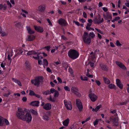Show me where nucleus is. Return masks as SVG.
Instances as JSON below:
<instances>
[{
    "label": "nucleus",
    "instance_id": "nucleus-1",
    "mask_svg": "<svg viewBox=\"0 0 129 129\" xmlns=\"http://www.w3.org/2000/svg\"><path fill=\"white\" fill-rule=\"evenodd\" d=\"M69 56L72 59H74L77 58L79 56V53L74 49L70 50L68 52Z\"/></svg>",
    "mask_w": 129,
    "mask_h": 129
},
{
    "label": "nucleus",
    "instance_id": "nucleus-2",
    "mask_svg": "<svg viewBox=\"0 0 129 129\" xmlns=\"http://www.w3.org/2000/svg\"><path fill=\"white\" fill-rule=\"evenodd\" d=\"M25 113L26 112L22 108H18L16 115L18 119L22 120Z\"/></svg>",
    "mask_w": 129,
    "mask_h": 129
},
{
    "label": "nucleus",
    "instance_id": "nucleus-3",
    "mask_svg": "<svg viewBox=\"0 0 129 129\" xmlns=\"http://www.w3.org/2000/svg\"><path fill=\"white\" fill-rule=\"evenodd\" d=\"M115 116V117L113 118L112 117H110L109 118L110 121L112 122V123L113 124V126H117L118 125L119 123L118 118L117 117V114L116 113Z\"/></svg>",
    "mask_w": 129,
    "mask_h": 129
},
{
    "label": "nucleus",
    "instance_id": "nucleus-4",
    "mask_svg": "<svg viewBox=\"0 0 129 129\" xmlns=\"http://www.w3.org/2000/svg\"><path fill=\"white\" fill-rule=\"evenodd\" d=\"M31 81L32 84H34L35 85L38 86L40 83L42 82L43 80L42 77L41 76L37 77L34 80H31Z\"/></svg>",
    "mask_w": 129,
    "mask_h": 129
},
{
    "label": "nucleus",
    "instance_id": "nucleus-5",
    "mask_svg": "<svg viewBox=\"0 0 129 129\" xmlns=\"http://www.w3.org/2000/svg\"><path fill=\"white\" fill-rule=\"evenodd\" d=\"M31 120L32 116L31 114L28 113H26L22 120L29 123L31 121Z\"/></svg>",
    "mask_w": 129,
    "mask_h": 129
},
{
    "label": "nucleus",
    "instance_id": "nucleus-6",
    "mask_svg": "<svg viewBox=\"0 0 129 129\" xmlns=\"http://www.w3.org/2000/svg\"><path fill=\"white\" fill-rule=\"evenodd\" d=\"M94 23L99 24L102 23L104 21V20L103 18H101V16L100 14L98 15V16L95 17L93 20Z\"/></svg>",
    "mask_w": 129,
    "mask_h": 129
},
{
    "label": "nucleus",
    "instance_id": "nucleus-7",
    "mask_svg": "<svg viewBox=\"0 0 129 129\" xmlns=\"http://www.w3.org/2000/svg\"><path fill=\"white\" fill-rule=\"evenodd\" d=\"M38 8L36 9L37 13H39L40 12H44L46 9L45 5L44 4L41 5L38 7Z\"/></svg>",
    "mask_w": 129,
    "mask_h": 129
},
{
    "label": "nucleus",
    "instance_id": "nucleus-8",
    "mask_svg": "<svg viewBox=\"0 0 129 129\" xmlns=\"http://www.w3.org/2000/svg\"><path fill=\"white\" fill-rule=\"evenodd\" d=\"M64 104L68 110H71L72 109V105L71 102L69 101H67L66 100L64 101Z\"/></svg>",
    "mask_w": 129,
    "mask_h": 129
},
{
    "label": "nucleus",
    "instance_id": "nucleus-9",
    "mask_svg": "<svg viewBox=\"0 0 129 129\" xmlns=\"http://www.w3.org/2000/svg\"><path fill=\"white\" fill-rule=\"evenodd\" d=\"M76 104L80 111H81L83 109V106L81 101L79 99L76 100Z\"/></svg>",
    "mask_w": 129,
    "mask_h": 129
},
{
    "label": "nucleus",
    "instance_id": "nucleus-10",
    "mask_svg": "<svg viewBox=\"0 0 129 129\" xmlns=\"http://www.w3.org/2000/svg\"><path fill=\"white\" fill-rule=\"evenodd\" d=\"M58 23L59 24L62 26H66L67 24L66 21L64 19L60 18L58 20Z\"/></svg>",
    "mask_w": 129,
    "mask_h": 129
},
{
    "label": "nucleus",
    "instance_id": "nucleus-11",
    "mask_svg": "<svg viewBox=\"0 0 129 129\" xmlns=\"http://www.w3.org/2000/svg\"><path fill=\"white\" fill-rule=\"evenodd\" d=\"M89 96L92 102H94L97 99V96L94 93H90L89 95Z\"/></svg>",
    "mask_w": 129,
    "mask_h": 129
},
{
    "label": "nucleus",
    "instance_id": "nucleus-12",
    "mask_svg": "<svg viewBox=\"0 0 129 129\" xmlns=\"http://www.w3.org/2000/svg\"><path fill=\"white\" fill-rule=\"evenodd\" d=\"M103 17L106 20H108V19H112V17L111 15L108 12L106 13V15L105 14L103 15Z\"/></svg>",
    "mask_w": 129,
    "mask_h": 129
},
{
    "label": "nucleus",
    "instance_id": "nucleus-13",
    "mask_svg": "<svg viewBox=\"0 0 129 129\" xmlns=\"http://www.w3.org/2000/svg\"><path fill=\"white\" fill-rule=\"evenodd\" d=\"M34 27L35 29L38 32L40 33H42L43 31V28L39 26H35Z\"/></svg>",
    "mask_w": 129,
    "mask_h": 129
},
{
    "label": "nucleus",
    "instance_id": "nucleus-14",
    "mask_svg": "<svg viewBox=\"0 0 129 129\" xmlns=\"http://www.w3.org/2000/svg\"><path fill=\"white\" fill-rule=\"evenodd\" d=\"M116 82L117 85L120 89H122L123 88V86L120 80L118 79H117Z\"/></svg>",
    "mask_w": 129,
    "mask_h": 129
},
{
    "label": "nucleus",
    "instance_id": "nucleus-15",
    "mask_svg": "<svg viewBox=\"0 0 129 129\" xmlns=\"http://www.w3.org/2000/svg\"><path fill=\"white\" fill-rule=\"evenodd\" d=\"M35 38V37L33 35H28L27 36L26 40L28 41H33Z\"/></svg>",
    "mask_w": 129,
    "mask_h": 129
},
{
    "label": "nucleus",
    "instance_id": "nucleus-16",
    "mask_svg": "<svg viewBox=\"0 0 129 129\" xmlns=\"http://www.w3.org/2000/svg\"><path fill=\"white\" fill-rule=\"evenodd\" d=\"M46 110H49L51 108V106L50 103H47L43 107Z\"/></svg>",
    "mask_w": 129,
    "mask_h": 129
},
{
    "label": "nucleus",
    "instance_id": "nucleus-17",
    "mask_svg": "<svg viewBox=\"0 0 129 129\" xmlns=\"http://www.w3.org/2000/svg\"><path fill=\"white\" fill-rule=\"evenodd\" d=\"M39 102L38 101H34L31 102L30 105L33 106L38 107L39 106Z\"/></svg>",
    "mask_w": 129,
    "mask_h": 129
},
{
    "label": "nucleus",
    "instance_id": "nucleus-18",
    "mask_svg": "<svg viewBox=\"0 0 129 129\" xmlns=\"http://www.w3.org/2000/svg\"><path fill=\"white\" fill-rule=\"evenodd\" d=\"M116 64L120 68L125 69H126V67L121 62L118 61L116 62Z\"/></svg>",
    "mask_w": 129,
    "mask_h": 129
},
{
    "label": "nucleus",
    "instance_id": "nucleus-19",
    "mask_svg": "<svg viewBox=\"0 0 129 129\" xmlns=\"http://www.w3.org/2000/svg\"><path fill=\"white\" fill-rule=\"evenodd\" d=\"M27 30L28 31V33L29 34H33L35 33V31L31 29L29 26H26Z\"/></svg>",
    "mask_w": 129,
    "mask_h": 129
},
{
    "label": "nucleus",
    "instance_id": "nucleus-20",
    "mask_svg": "<svg viewBox=\"0 0 129 129\" xmlns=\"http://www.w3.org/2000/svg\"><path fill=\"white\" fill-rule=\"evenodd\" d=\"M90 38V37L88 35V33L87 32H85L84 33L82 36L83 40H85V39L86 38Z\"/></svg>",
    "mask_w": 129,
    "mask_h": 129
},
{
    "label": "nucleus",
    "instance_id": "nucleus-21",
    "mask_svg": "<svg viewBox=\"0 0 129 129\" xmlns=\"http://www.w3.org/2000/svg\"><path fill=\"white\" fill-rule=\"evenodd\" d=\"M12 79L13 81L17 83L20 86H22L19 80L14 78H12Z\"/></svg>",
    "mask_w": 129,
    "mask_h": 129
},
{
    "label": "nucleus",
    "instance_id": "nucleus-22",
    "mask_svg": "<svg viewBox=\"0 0 129 129\" xmlns=\"http://www.w3.org/2000/svg\"><path fill=\"white\" fill-rule=\"evenodd\" d=\"M69 118H67L63 122V125L65 126H67L68 125L69 123Z\"/></svg>",
    "mask_w": 129,
    "mask_h": 129
},
{
    "label": "nucleus",
    "instance_id": "nucleus-23",
    "mask_svg": "<svg viewBox=\"0 0 129 129\" xmlns=\"http://www.w3.org/2000/svg\"><path fill=\"white\" fill-rule=\"evenodd\" d=\"M83 41L84 43L86 44H89L91 41V39L90 38H87L85 39V40H83Z\"/></svg>",
    "mask_w": 129,
    "mask_h": 129
},
{
    "label": "nucleus",
    "instance_id": "nucleus-24",
    "mask_svg": "<svg viewBox=\"0 0 129 129\" xmlns=\"http://www.w3.org/2000/svg\"><path fill=\"white\" fill-rule=\"evenodd\" d=\"M7 6L6 4H4L3 5L2 4H0V10H5L7 9Z\"/></svg>",
    "mask_w": 129,
    "mask_h": 129
},
{
    "label": "nucleus",
    "instance_id": "nucleus-25",
    "mask_svg": "<svg viewBox=\"0 0 129 129\" xmlns=\"http://www.w3.org/2000/svg\"><path fill=\"white\" fill-rule=\"evenodd\" d=\"M37 54V53L34 50L29 51L27 53V54L28 55H35Z\"/></svg>",
    "mask_w": 129,
    "mask_h": 129
},
{
    "label": "nucleus",
    "instance_id": "nucleus-26",
    "mask_svg": "<svg viewBox=\"0 0 129 129\" xmlns=\"http://www.w3.org/2000/svg\"><path fill=\"white\" fill-rule=\"evenodd\" d=\"M4 124V118L0 116V126H3Z\"/></svg>",
    "mask_w": 129,
    "mask_h": 129
},
{
    "label": "nucleus",
    "instance_id": "nucleus-27",
    "mask_svg": "<svg viewBox=\"0 0 129 129\" xmlns=\"http://www.w3.org/2000/svg\"><path fill=\"white\" fill-rule=\"evenodd\" d=\"M100 66L103 70L105 71H107L108 70V69L106 66L103 64H101Z\"/></svg>",
    "mask_w": 129,
    "mask_h": 129
},
{
    "label": "nucleus",
    "instance_id": "nucleus-28",
    "mask_svg": "<svg viewBox=\"0 0 129 129\" xmlns=\"http://www.w3.org/2000/svg\"><path fill=\"white\" fill-rule=\"evenodd\" d=\"M103 80L105 83L107 84H109L110 83V81L107 78L104 77Z\"/></svg>",
    "mask_w": 129,
    "mask_h": 129
},
{
    "label": "nucleus",
    "instance_id": "nucleus-29",
    "mask_svg": "<svg viewBox=\"0 0 129 129\" xmlns=\"http://www.w3.org/2000/svg\"><path fill=\"white\" fill-rule=\"evenodd\" d=\"M25 64L26 68L27 69H29L30 67V66L29 62L27 61H26L25 62Z\"/></svg>",
    "mask_w": 129,
    "mask_h": 129
},
{
    "label": "nucleus",
    "instance_id": "nucleus-30",
    "mask_svg": "<svg viewBox=\"0 0 129 129\" xmlns=\"http://www.w3.org/2000/svg\"><path fill=\"white\" fill-rule=\"evenodd\" d=\"M42 94L44 95H47L50 94V92L49 90H47L45 91H43Z\"/></svg>",
    "mask_w": 129,
    "mask_h": 129
},
{
    "label": "nucleus",
    "instance_id": "nucleus-31",
    "mask_svg": "<svg viewBox=\"0 0 129 129\" xmlns=\"http://www.w3.org/2000/svg\"><path fill=\"white\" fill-rule=\"evenodd\" d=\"M110 89H116V86L113 84H110L108 85Z\"/></svg>",
    "mask_w": 129,
    "mask_h": 129
},
{
    "label": "nucleus",
    "instance_id": "nucleus-32",
    "mask_svg": "<svg viewBox=\"0 0 129 129\" xmlns=\"http://www.w3.org/2000/svg\"><path fill=\"white\" fill-rule=\"evenodd\" d=\"M43 65L46 66H47L48 65V62L47 60L46 59H43Z\"/></svg>",
    "mask_w": 129,
    "mask_h": 129
},
{
    "label": "nucleus",
    "instance_id": "nucleus-33",
    "mask_svg": "<svg viewBox=\"0 0 129 129\" xmlns=\"http://www.w3.org/2000/svg\"><path fill=\"white\" fill-rule=\"evenodd\" d=\"M71 92L74 94L78 96H80L81 95L76 90Z\"/></svg>",
    "mask_w": 129,
    "mask_h": 129
},
{
    "label": "nucleus",
    "instance_id": "nucleus-34",
    "mask_svg": "<svg viewBox=\"0 0 129 129\" xmlns=\"http://www.w3.org/2000/svg\"><path fill=\"white\" fill-rule=\"evenodd\" d=\"M41 54V53H38L37 55V57H35L33 56V58H34L36 60H38L40 59V54Z\"/></svg>",
    "mask_w": 129,
    "mask_h": 129
},
{
    "label": "nucleus",
    "instance_id": "nucleus-35",
    "mask_svg": "<svg viewBox=\"0 0 129 129\" xmlns=\"http://www.w3.org/2000/svg\"><path fill=\"white\" fill-rule=\"evenodd\" d=\"M31 111L32 113L35 115H37L38 114V113L36 111H35L33 109H31Z\"/></svg>",
    "mask_w": 129,
    "mask_h": 129
},
{
    "label": "nucleus",
    "instance_id": "nucleus-36",
    "mask_svg": "<svg viewBox=\"0 0 129 129\" xmlns=\"http://www.w3.org/2000/svg\"><path fill=\"white\" fill-rule=\"evenodd\" d=\"M102 107V105H100L97 106L96 107L95 109V112H97L99 109H100Z\"/></svg>",
    "mask_w": 129,
    "mask_h": 129
},
{
    "label": "nucleus",
    "instance_id": "nucleus-37",
    "mask_svg": "<svg viewBox=\"0 0 129 129\" xmlns=\"http://www.w3.org/2000/svg\"><path fill=\"white\" fill-rule=\"evenodd\" d=\"M59 95V93L57 91H56L54 93V97L55 98L57 97Z\"/></svg>",
    "mask_w": 129,
    "mask_h": 129
},
{
    "label": "nucleus",
    "instance_id": "nucleus-38",
    "mask_svg": "<svg viewBox=\"0 0 129 129\" xmlns=\"http://www.w3.org/2000/svg\"><path fill=\"white\" fill-rule=\"evenodd\" d=\"M89 36L91 37V38L93 39L95 36L93 32H90L89 33Z\"/></svg>",
    "mask_w": 129,
    "mask_h": 129
},
{
    "label": "nucleus",
    "instance_id": "nucleus-39",
    "mask_svg": "<svg viewBox=\"0 0 129 129\" xmlns=\"http://www.w3.org/2000/svg\"><path fill=\"white\" fill-rule=\"evenodd\" d=\"M48 99L51 102H55V100L54 98H52L51 97V96L50 95L49 96V98Z\"/></svg>",
    "mask_w": 129,
    "mask_h": 129
},
{
    "label": "nucleus",
    "instance_id": "nucleus-40",
    "mask_svg": "<svg viewBox=\"0 0 129 129\" xmlns=\"http://www.w3.org/2000/svg\"><path fill=\"white\" fill-rule=\"evenodd\" d=\"M44 119L46 120H48L49 119V118L46 115H45L43 116Z\"/></svg>",
    "mask_w": 129,
    "mask_h": 129
},
{
    "label": "nucleus",
    "instance_id": "nucleus-41",
    "mask_svg": "<svg viewBox=\"0 0 129 129\" xmlns=\"http://www.w3.org/2000/svg\"><path fill=\"white\" fill-rule=\"evenodd\" d=\"M80 78L83 81H87L88 80V78L86 77H84V78H83L82 76H81L80 77Z\"/></svg>",
    "mask_w": 129,
    "mask_h": 129
},
{
    "label": "nucleus",
    "instance_id": "nucleus-42",
    "mask_svg": "<svg viewBox=\"0 0 129 129\" xmlns=\"http://www.w3.org/2000/svg\"><path fill=\"white\" fill-rule=\"evenodd\" d=\"M78 91V88L76 87H73L71 88V91Z\"/></svg>",
    "mask_w": 129,
    "mask_h": 129
},
{
    "label": "nucleus",
    "instance_id": "nucleus-43",
    "mask_svg": "<svg viewBox=\"0 0 129 129\" xmlns=\"http://www.w3.org/2000/svg\"><path fill=\"white\" fill-rule=\"evenodd\" d=\"M116 45L118 46H120L122 45V44L120 43L118 40H117L116 43Z\"/></svg>",
    "mask_w": 129,
    "mask_h": 129
},
{
    "label": "nucleus",
    "instance_id": "nucleus-44",
    "mask_svg": "<svg viewBox=\"0 0 129 129\" xmlns=\"http://www.w3.org/2000/svg\"><path fill=\"white\" fill-rule=\"evenodd\" d=\"M8 93H4L3 95L5 96L8 97L9 95H10L11 93V92L9 91H8Z\"/></svg>",
    "mask_w": 129,
    "mask_h": 129
},
{
    "label": "nucleus",
    "instance_id": "nucleus-45",
    "mask_svg": "<svg viewBox=\"0 0 129 129\" xmlns=\"http://www.w3.org/2000/svg\"><path fill=\"white\" fill-rule=\"evenodd\" d=\"M29 95H34V94H35V92L31 90H29Z\"/></svg>",
    "mask_w": 129,
    "mask_h": 129
},
{
    "label": "nucleus",
    "instance_id": "nucleus-46",
    "mask_svg": "<svg viewBox=\"0 0 129 129\" xmlns=\"http://www.w3.org/2000/svg\"><path fill=\"white\" fill-rule=\"evenodd\" d=\"M86 75L89 78H92L93 77V75H90L88 72H87V74H86Z\"/></svg>",
    "mask_w": 129,
    "mask_h": 129
},
{
    "label": "nucleus",
    "instance_id": "nucleus-47",
    "mask_svg": "<svg viewBox=\"0 0 129 129\" xmlns=\"http://www.w3.org/2000/svg\"><path fill=\"white\" fill-rule=\"evenodd\" d=\"M56 91V90L54 88H51L50 91L51 94V93H53L54 92H55Z\"/></svg>",
    "mask_w": 129,
    "mask_h": 129
},
{
    "label": "nucleus",
    "instance_id": "nucleus-48",
    "mask_svg": "<svg viewBox=\"0 0 129 129\" xmlns=\"http://www.w3.org/2000/svg\"><path fill=\"white\" fill-rule=\"evenodd\" d=\"M128 102V101H126L125 102L121 103H120V105H125Z\"/></svg>",
    "mask_w": 129,
    "mask_h": 129
},
{
    "label": "nucleus",
    "instance_id": "nucleus-49",
    "mask_svg": "<svg viewBox=\"0 0 129 129\" xmlns=\"http://www.w3.org/2000/svg\"><path fill=\"white\" fill-rule=\"evenodd\" d=\"M5 122L6 123L7 125H9V123L8 120L4 118V122Z\"/></svg>",
    "mask_w": 129,
    "mask_h": 129
},
{
    "label": "nucleus",
    "instance_id": "nucleus-50",
    "mask_svg": "<svg viewBox=\"0 0 129 129\" xmlns=\"http://www.w3.org/2000/svg\"><path fill=\"white\" fill-rule=\"evenodd\" d=\"M64 89L68 91H70V89L69 88L68 86H65L64 87Z\"/></svg>",
    "mask_w": 129,
    "mask_h": 129
},
{
    "label": "nucleus",
    "instance_id": "nucleus-51",
    "mask_svg": "<svg viewBox=\"0 0 129 129\" xmlns=\"http://www.w3.org/2000/svg\"><path fill=\"white\" fill-rule=\"evenodd\" d=\"M93 124L94 125H97L98 123V120L97 119H96L93 123Z\"/></svg>",
    "mask_w": 129,
    "mask_h": 129
},
{
    "label": "nucleus",
    "instance_id": "nucleus-52",
    "mask_svg": "<svg viewBox=\"0 0 129 129\" xmlns=\"http://www.w3.org/2000/svg\"><path fill=\"white\" fill-rule=\"evenodd\" d=\"M34 95L38 98H41V99H42V97H40V95L38 94H35Z\"/></svg>",
    "mask_w": 129,
    "mask_h": 129
},
{
    "label": "nucleus",
    "instance_id": "nucleus-53",
    "mask_svg": "<svg viewBox=\"0 0 129 129\" xmlns=\"http://www.w3.org/2000/svg\"><path fill=\"white\" fill-rule=\"evenodd\" d=\"M123 9H125L128 12H129V9H128L127 7L124 5L123 6Z\"/></svg>",
    "mask_w": 129,
    "mask_h": 129
},
{
    "label": "nucleus",
    "instance_id": "nucleus-54",
    "mask_svg": "<svg viewBox=\"0 0 129 129\" xmlns=\"http://www.w3.org/2000/svg\"><path fill=\"white\" fill-rule=\"evenodd\" d=\"M95 82L97 84L98 86H99L101 84V83L100 81L98 80H96Z\"/></svg>",
    "mask_w": 129,
    "mask_h": 129
},
{
    "label": "nucleus",
    "instance_id": "nucleus-55",
    "mask_svg": "<svg viewBox=\"0 0 129 129\" xmlns=\"http://www.w3.org/2000/svg\"><path fill=\"white\" fill-rule=\"evenodd\" d=\"M47 20L48 22L49 23V25H51V26H52V24L51 22V21H50V20H49V19H47Z\"/></svg>",
    "mask_w": 129,
    "mask_h": 129
},
{
    "label": "nucleus",
    "instance_id": "nucleus-56",
    "mask_svg": "<svg viewBox=\"0 0 129 129\" xmlns=\"http://www.w3.org/2000/svg\"><path fill=\"white\" fill-rule=\"evenodd\" d=\"M7 3L9 7H10L11 8L12 7V5L9 1H7Z\"/></svg>",
    "mask_w": 129,
    "mask_h": 129
},
{
    "label": "nucleus",
    "instance_id": "nucleus-57",
    "mask_svg": "<svg viewBox=\"0 0 129 129\" xmlns=\"http://www.w3.org/2000/svg\"><path fill=\"white\" fill-rule=\"evenodd\" d=\"M1 35L3 37L4 36H6L7 35V34L5 32H3L2 33V34Z\"/></svg>",
    "mask_w": 129,
    "mask_h": 129
},
{
    "label": "nucleus",
    "instance_id": "nucleus-58",
    "mask_svg": "<svg viewBox=\"0 0 129 129\" xmlns=\"http://www.w3.org/2000/svg\"><path fill=\"white\" fill-rule=\"evenodd\" d=\"M44 48L45 49L47 50L48 51H49L50 49V46H47L46 47H45Z\"/></svg>",
    "mask_w": 129,
    "mask_h": 129
},
{
    "label": "nucleus",
    "instance_id": "nucleus-59",
    "mask_svg": "<svg viewBox=\"0 0 129 129\" xmlns=\"http://www.w3.org/2000/svg\"><path fill=\"white\" fill-rule=\"evenodd\" d=\"M83 17L85 18H86L87 17L86 13L85 12H83Z\"/></svg>",
    "mask_w": 129,
    "mask_h": 129
},
{
    "label": "nucleus",
    "instance_id": "nucleus-60",
    "mask_svg": "<svg viewBox=\"0 0 129 129\" xmlns=\"http://www.w3.org/2000/svg\"><path fill=\"white\" fill-rule=\"evenodd\" d=\"M82 23H83L85 22V20L83 18L80 19L79 20Z\"/></svg>",
    "mask_w": 129,
    "mask_h": 129
},
{
    "label": "nucleus",
    "instance_id": "nucleus-61",
    "mask_svg": "<svg viewBox=\"0 0 129 129\" xmlns=\"http://www.w3.org/2000/svg\"><path fill=\"white\" fill-rule=\"evenodd\" d=\"M57 80L60 83H61L62 82V81L61 79L59 77L57 78Z\"/></svg>",
    "mask_w": 129,
    "mask_h": 129
},
{
    "label": "nucleus",
    "instance_id": "nucleus-62",
    "mask_svg": "<svg viewBox=\"0 0 129 129\" xmlns=\"http://www.w3.org/2000/svg\"><path fill=\"white\" fill-rule=\"evenodd\" d=\"M21 25V23L20 22H18L16 23L15 25L16 26L19 27Z\"/></svg>",
    "mask_w": 129,
    "mask_h": 129
},
{
    "label": "nucleus",
    "instance_id": "nucleus-63",
    "mask_svg": "<svg viewBox=\"0 0 129 129\" xmlns=\"http://www.w3.org/2000/svg\"><path fill=\"white\" fill-rule=\"evenodd\" d=\"M22 100L23 102H26L27 100V98L26 97H24L22 99Z\"/></svg>",
    "mask_w": 129,
    "mask_h": 129
},
{
    "label": "nucleus",
    "instance_id": "nucleus-64",
    "mask_svg": "<svg viewBox=\"0 0 129 129\" xmlns=\"http://www.w3.org/2000/svg\"><path fill=\"white\" fill-rule=\"evenodd\" d=\"M88 21L89 23L90 24H92L93 21L92 19H90L88 20Z\"/></svg>",
    "mask_w": 129,
    "mask_h": 129
}]
</instances>
